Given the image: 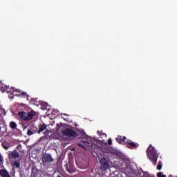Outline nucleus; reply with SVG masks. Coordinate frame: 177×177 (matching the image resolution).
<instances>
[{"label":"nucleus","instance_id":"28","mask_svg":"<svg viewBox=\"0 0 177 177\" xmlns=\"http://www.w3.org/2000/svg\"><path fill=\"white\" fill-rule=\"evenodd\" d=\"M133 142L131 141V140H128L126 142H125V145L127 144V146L128 145H130V144L129 143H132Z\"/></svg>","mask_w":177,"mask_h":177},{"label":"nucleus","instance_id":"13","mask_svg":"<svg viewBox=\"0 0 177 177\" xmlns=\"http://www.w3.org/2000/svg\"><path fill=\"white\" fill-rule=\"evenodd\" d=\"M10 92L12 93V95L17 96V95H19L21 93V91L15 88H11Z\"/></svg>","mask_w":177,"mask_h":177},{"label":"nucleus","instance_id":"32","mask_svg":"<svg viewBox=\"0 0 177 177\" xmlns=\"http://www.w3.org/2000/svg\"><path fill=\"white\" fill-rule=\"evenodd\" d=\"M57 177H64L63 175H58Z\"/></svg>","mask_w":177,"mask_h":177},{"label":"nucleus","instance_id":"9","mask_svg":"<svg viewBox=\"0 0 177 177\" xmlns=\"http://www.w3.org/2000/svg\"><path fill=\"white\" fill-rule=\"evenodd\" d=\"M127 140V137L124 136H118L116 138L115 140L117 142H118L120 145H126L125 141Z\"/></svg>","mask_w":177,"mask_h":177},{"label":"nucleus","instance_id":"15","mask_svg":"<svg viewBox=\"0 0 177 177\" xmlns=\"http://www.w3.org/2000/svg\"><path fill=\"white\" fill-rule=\"evenodd\" d=\"M46 128H48V126H46V124H45V123H43V124H39L37 133H39V134L41 133L44 131L46 130Z\"/></svg>","mask_w":177,"mask_h":177},{"label":"nucleus","instance_id":"24","mask_svg":"<svg viewBox=\"0 0 177 177\" xmlns=\"http://www.w3.org/2000/svg\"><path fill=\"white\" fill-rule=\"evenodd\" d=\"M2 147L6 149V150H8L9 147L7 146V145L6 143H2Z\"/></svg>","mask_w":177,"mask_h":177},{"label":"nucleus","instance_id":"21","mask_svg":"<svg viewBox=\"0 0 177 177\" xmlns=\"http://www.w3.org/2000/svg\"><path fill=\"white\" fill-rule=\"evenodd\" d=\"M162 168V162H161V160H160L158 162V165L157 166V169L161 170Z\"/></svg>","mask_w":177,"mask_h":177},{"label":"nucleus","instance_id":"25","mask_svg":"<svg viewBox=\"0 0 177 177\" xmlns=\"http://www.w3.org/2000/svg\"><path fill=\"white\" fill-rule=\"evenodd\" d=\"M0 91H1L2 93H5V91H6L5 87H3V86H0Z\"/></svg>","mask_w":177,"mask_h":177},{"label":"nucleus","instance_id":"8","mask_svg":"<svg viewBox=\"0 0 177 177\" xmlns=\"http://www.w3.org/2000/svg\"><path fill=\"white\" fill-rule=\"evenodd\" d=\"M37 132H38V129H37V127H34V126H32V127H30V129H28L27 136H32V135L37 133Z\"/></svg>","mask_w":177,"mask_h":177},{"label":"nucleus","instance_id":"20","mask_svg":"<svg viewBox=\"0 0 177 177\" xmlns=\"http://www.w3.org/2000/svg\"><path fill=\"white\" fill-rule=\"evenodd\" d=\"M11 176H15L16 174V167H12L10 172Z\"/></svg>","mask_w":177,"mask_h":177},{"label":"nucleus","instance_id":"2","mask_svg":"<svg viewBox=\"0 0 177 177\" xmlns=\"http://www.w3.org/2000/svg\"><path fill=\"white\" fill-rule=\"evenodd\" d=\"M18 115L24 121H30L35 117V112L34 110H32L31 111H29L28 113L25 111H19Z\"/></svg>","mask_w":177,"mask_h":177},{"label":"nucleus","instance_id":"10","mask_svg":"<svg viewBox=\"0 0 177 177\" xmlns=\"http://www.w3.org/2000/svg\"><path fill=\"white\" fill-rule=\"evenodd\" d=\"M0 176L1 177H12L6 169H0Z\"/></svg>","mask_w":177,"mask_h":177},{"label":"nucleus","instance_id":"26","mask_svg":"<svg viewBox=\"0 0 177 177\" xmlns=\"http://www.w3.org/2000/svg\"><path fill=\"white\" fill-rule=\"evenodd\" d=\"M97 133H98V136H100V135L106 136L105 133H103L102 131H97Z\"/></svg>","mask_w":177,"mask_h":177},{"label":"nucleus","instance_id":"17","mask_svg":"<svg viewBox=\"0 0 177 177\" xmlns=\"http://www.w3.org/2000/svg\"><path fill=\"white\" fill-rule=\"evenodd\" d=\"M12 167L15 168H20L21 167V162L19 160H15L14 162L11 163Z\"/></svg>","mask_w":177,"mask_h":177},{"label":"nucleus","instance_id":"5","mask_svg":"<svg viewBox=\"0 0 177 177\" xmlns=\"http://www.w3.org/2000/svg\"><path fill=\"white\" fill-rule=\"evenodd\" d=\"M41 161L44 165L47 163H50L54 161V159L52 158V156L50 153H46L43 156Z\"/></svg>","mask_w":177,"mask_h":177},{"label":"nucleus","instance_id":"1","mask_svg":"<svg viewBox=\"0 0 177 177\" xmlns=\"http://www.w3.org/2000/svg\"><path fill=\"white\" fill-rule=\"evenodd\" d=\"M147 155L148 159L153 163V165H156L158 158H159V154H158L156 148L153 147L151 145H149V147L147 149Z\"/></svg>","mask_w":177,"mask_h":177},{"label":"nucleus","instance_id":"31","mask_svg":"<svg viewBox=\"0 0 177 177\" xmlns=\"http://www.w3.org/2000/svg\"><path fill=\"white\" fill-rule=\"evenodd\" d=\"M45 139H46L45 137H41V138H40L39 141L41 142V141L45 140Z\"/></svg>","mask_w":177,"mask_h":177},{"label":"nucleus","instance_id":"33","mask_svg":"<svg viewBox=\"0 0 177 177\" xmlns=\"http://www.w3.org/2000/svg\"><path fill=\"white\" fill-rule=\"evenodd\" d=\"M88 139H89V137H87V138H86V140H88Z\"/></svg>","mask_w":177,"mask_h":177},{"label":"nucleus","instance_id":"4","mask_svg":"<svg viewBox=\"0 0 177 177\" xmlns=\"http://www.w3.org/2000/svg\"><path fill=\"white\" fill-rule=\"evenodd\" d=\"M100 163L101 164V170L106 171L110 167V165L109 163L108 160L106 158H101V160H100Z\"/></svg>","mask_w":177,"mask_h":177},{"label":"nucleus","instance_id":"29","mask_svg":"<svg viewBox=\"0 0 177 177\" xmlns=\"http://www.w3.org/2000/svg\"><path fill=\"white\" fill-rule=\"evenodd\" d=\"M62 127V123H61V124H59L58 123H57V128L58 129H60V128Z\"/></svg>","mask_w":177,"mask_h":177},{"label":"nucleus","instance_id":"7","mask_svg":"<svg viewBox=\"0 0 177 177\" xmlns=\"http://www.w3.org/2000/svg\"><path fill=\"white\" fill-rule=\"evenodd\" d=\"M64 167L66 169V170L70 173V174H73L75 171V167L73 166V165L72 164H68L66 163L65 165H64Z\"/></svg>","mask_w":177,"mask_h":177},{"label":"nucleus","instance_id":"30","mask_svg":"<svg viewBox=\"0 0 177 177\" xmlns=\"http://www.w3.org/2000/svg\"><path fill=\"white\" fill-rule=\"evenodd\" d=\"M3 162V158L2 156L0 154V163Z\"/></svg>","mask_w":177,"mask_h":177},{"label":"nucleus","instance_id":"6","mask_svg":"<svg viewBox=\"0 0 177 177\" xmlns=\"http://www.w3.org/2000/svg\"><path fill=\"white\" fill-rule=\"evenodd\" d=\"M8 159L11 160V159H14L16 160L17 158H20V154L17 151V150H14L13 151H10L8 154Z\"/></svg>","mask_w":177,"mask_h":177},{"label":"nucleus","instance_id":"23","mask_svg":"<svg viewBox=\"0 0 177 177\" xmlns=\"http://www.w3.org/2000/svg\"><path fill=\"white\" fill-rule=\"evenodd\" d=\"M157 177H167V175L162 174V172H158L157 174Z\"/></svg>","mask_w":177,"mask_h":177},{"label":"nucleus","instance_id":"22","mask_svg":"<svg viewBox=\"0 0 177 177\" xmlns=\"http://www.w3.org/2000/svg\"><path fill=\"white\" fill-rule=\"evenodd\" d=\"M17 149L21 152V153H23V150H22V145H19L18 146H17Z\"/></svg>","mask_w":177,"mask_h":177},{"label":"nucleus","instance_id":"27","mask_svg":"<svg viewBox=\"0 0 177 177\" xmlns=\"http://www.w3.org/2000/svg\"><path fill=\"white\" fill-rule=\"evenodd\" d=\"M108 145H113V141H112V139L110 138L109 140H108Z\"/></svg>","mask_w":177,"mask_h":177},{"label":"nucleus","instance_id":"12","mask_svg":"<svg viewBox=\"0 0 177 177\" xmlns=\"http://www.w3.org/2000/svg\"><path fill=\"white\" fill-rule=\"evenodd\" d=\"M78 146L87 150L88 149L89 142L87 141H83L82 142L78 143Z\"/></svg>","mask_w":177,"mask_h":177},{"label":"nucleus","instance_id":"19","mask_svg":"<svg viewBox=\"0 0 177 177\" xmlns=\"http://www.w3.org/2000/svg\"><path fill=\"white\" fill-rule=\"evenodd\" d=\"M44 110L48 111L50 109L49 105L46 102H44L41 105Z\"/></svg>","mask_w":177,"mask_h":177},{"label":"nucleus","instance_id":"34","mask_svg":"<svg viewBox=\"0 0 177 177\" xmlns=\"http://www.w3.org/2000/svg\"><path fill=\"white\" fill-rule=\"evenodd\" d=\"M64 115H66V113H64Z\"/></svg>","mask_w":177,"mask_h":177},{"label":"nucleus","instance_id":"16","mask_svg":"<svg viewBox=\"0 0 177 177\" xmlns=\"http://www.w3.org/2000/svg\"><path fill=\"white\" fill-rule=\"evenodd\" d=\"M127 147L131 149H137L139 147V144L133 142L129 143V145H127Z\"/></svg>","mask_w":177,"mask_h":177},{"label":"nucleus","instance_id":"11","mask_svg":"<svg viewBox=\"0 0 177 177\" xmlns=\"http://www.w3.org/2000/svg\"><path fill=\"white\" fill-rule=\"evenodd\" d=\"M38 169L36 167H32L31 169V176L30 177H38Z\"/></svg>","mask_w":177,"mask_h":177},{"label":"nucleus","instance_id":"35","mask_svg":"<svg viewBox=\"0 0 177 177\" xmlns=\"http://www.w3.org/2000/svg\"><path fill=\"white\" fill-rule=\"evenodd\" d=\"M177 177V176H176Z\"/></svg>","mask_w":177,"mask_h":177},{"label":"nucleus","instance_id":"3","mask_svg":"<svg viewBox=\"0 0 177 177\" xmlns=\"http://www.w3.org/2000/svg\"><path fill=\"white\" fill-rule=\"evenodd\" d=\"M63 136H67V137H74L75 138L77 136V133L75 131V130H72V129H65L62 132Z\"/></svg>","mask_w":177,"mask_h":177},{"label":"nucleus","instance_id":"18","mask_svg":"<svg viewBox=\"0 0 177 177\" xmlns=\"http://www.w3.org/2000/svg\"><path fill=\"white\" fill-rule=\"evenodd\" d=\"M9 127L11 129H16L17 127V124L16 122H10L9 124Z\"/></svg>","mask_w":177,"mask_h":177},{"label":"nucleus","instance_id":"14","mask_svg":"<svg viewBox=\"0 0 177 177\" xmlns=\"http://www.w3.org/2000/svg\"><path fill=\"white\" fill-rule=\"evenodd\" d=\"M17 97H20L21 98H26L27 97V100H28L30 95H28V93L26 92L22 91L21 92V93L19 94H16Z\"/></svg>","mask_w":177,"mask_h":177}]
</instances>
